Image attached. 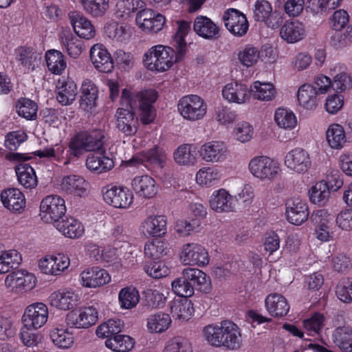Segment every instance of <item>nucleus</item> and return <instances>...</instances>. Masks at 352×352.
Listing matches in <instances>:
<instances>
[{
  "mask_svg": "<svg viewBox=\"0 0 352 352\" xmlns=\"http://www.w3.org/2000/svg\"><path fill=\"white\" fill-rule=\"evenodd\" d=\"M220 177L218 170L211 168L199 170L196 175V181L199 184L210 186Z\"/></svg>",
  "mask_w": 352,
  "mask_h": 352,
  "instance_id": "60",
  "label": "nucleus"
},
{
  "mask_svg": "<svg viewBox=\"0 0 352 352\" xmlns=\"http://www.w3.org/2000/svg\"><path fill=\"white\" fill-rule=\"evenodd\" d=\"M180 258L184 265L204 266L209 263L207 251L197 243H187L183 246Z\"/></svg>",
  "mask_w": 352,
  "mask_h": 352,
  "instance_id": "12",
  "label": "nucleus"
},
{
  "mask_svg": "<svg viewBox=\"0 0 352 352\" xmlns=\"http://www.w3.org/2000/svg\"><path fill=\"white\" fill-rule=\"evenodd\" d=\"M251 173L261 179H273L278 173V166L268 157L259 156L253 158L249 164Z\"/></svg>",
  "mask_w": 352,
  "mask_h": 352,
  "instance_id": "11",
  "label": "nucleus"
},
{
  "mask_svg": "<svg viewBox=\"0 0 352 352\" xmlns=\"http://www.w3.org/2000/svg\"><path fill=\"white\" fill-rule=\"evenodd\" d=\"M84 9L94 16L103 15L109 8L108 0H82Z\"/></svg>",
  "mask_w": 352,
  "mask_h": 352,
  "instance_id": "58",
  "label": "nucleus"
},
{
  "mask_svg": "<svg viewBox=\"0 0 352 352\" xmlns=\"http://www.w3.org/2000/svg\"><path fill=\"white\" fill-rule=\"evenodd\" d=\"M69 19L75 33L81 38L90 39L95 36L96 31L91 24L85 16L76 12L69 14Z\"/></svg>",
  "mask_w": 352,
  "mask_h": 352,
  "instance_id": "25",
  "label": "nucleus"
},
{
  "mask_svg": "<svg viewBox=\"0 0 352 352\" xmlns=\"http://www.w3.org/2000/svg\"><path fill=\"white\" fill-rule=\"evenodd\" d=\"M171 323L168 314L157 313L151 316L147 319V327L151 332L161 333L166 330Z\"/></svg>",
  "mask_w": 352,
  "mask_h": 352,
  "instance_id": "50",
  "label": "nucleus"
},
{
  "mask_svg": "<svg viewBox=\"0 0 352 352\" xmlns=\"http://www.w3.org/2000/svg\"><path fill=\"white\" fill-rule=\"evenodd\" d=\"M329 195L330 191L323 180L316 183V185L311 188L309 199L312 203L321 205L327 202Z\"/></svg>",
  "mask_w": 352,
  "mask_h": 352,
  "instance_id": "57",
  "label": "nucleus"
},
{
  "mask_svg": "<svg viewBox=\"0 0 352 352\" xmlns=\"http://www.w3.org/2000/svg\"><path fill=\"white\" fill-rule=\"evenodd\" d=\"M178 110L186 120L196 121L204 118L206 113L207 104L201 97L188 95L179 100Z\"/></svg>",
  "mask_w": 352,
  "mask_h": 352,
  "instance_id": "4",
  "label": "nucleus"
},
{
  "mask_svg": "<svg viewBox=\"0 0 352 352\" xmlns=\"http://www.w3.org/2000/svg\"><path fill=\"white\" fill-rule=\"evenodd\" d=\"M111 159L104 156L89 155L86 160V166L91 171L101 173L109 170L113 167Z\"/></svg>",
  "mask_w": 352,
  "mask_h": 352,
  "instance_id": "46",
  "label": "nucleus"
},
{
  "mask_svg": "<svg viewBox=\"0 0 352 352\" xmlns=\"http://www.w3.org/2000/svg\"><path fill=\"white\" fill-rule=\"evenodd\" d=\"M183 272L194 291L196 288L206 294L210 292L212 288L210 278L206 273L197 268L190 267L185 268Z\"/></svg>",
  "mask_w": 352,
  "mask_h": 352,
  "instance_id": "21",
  "label": "nucleus"
},
{
  "mask_svg": "<svg viewBox=\"0 0 352 352\" xmlns=\"http://www.w3.org/2000/svg\"><path fill=\"white\" fill-rule=\"evenodd\" d=\"M77 301V295L71 292H54L50 296V304L65 311L73 309Z\"/></svg>",
  "mask_w": 352,
  "mask_h": 352,
  "instance_id": "40",
  "label": "nucleus"
},
{
  "mask_svg": "<svg viewBox=\"0 0 352 352\" xmlns=\"http://www.w3.org/2000/svg\"><path fill=\"white\" fill-rule=\"evenodd\" d=\"M254 19L256 21L264 22L272 29H276L283 22L280 14L272 12L271 4L265 0H258L254 4Z\"/></svg>",
  "mask_w": 352,
  "mask_h": 352,
  "instance_id": "10",
  "label": "nucleus"
},
{
  "mask_svg": "<svg viewBox=\"0 0 352 352\" xmlns=\"http://www.w3.org/2000/svg\"><path fill=\"white\" fill-rule=\"evenodd\" d=\"M171 285L173 292L179 296L187 298L194 294L193 287L190 283L188 282L183 272L180 277L175 279L172 282Z\"/></svg>",
  "mask_w": 352,
  "mask_h": 352,
  "instance_id": "55",
  "label": "nucleus"
},
{
  "mask_svg": "<svg viewBox=\"0 0 352 352\" xmlns=\"http://www.w3.org/2000/svg\"><path fill=\"white\" fill-rule=\"evenodd\" d=\"M175 58L176 49L160 45L151 47L144 54V63L149 70L164 72L177 62Z\"/></svg>",
  "mask_w": 352,
  "mask_h": 352,
  "instance_id": "3",
  "label": "nucleus"
},
{
  "mask_svg": "<svg viewBox=\"0 0 352 352\" xmlns=\"http://www.w3.org/2000/svg\"><path fill=\"white\" fill-rule=\"evenodd\" d=\"M223 333L221 347L229 350H236L240 348L242 343V337L239 328L232 322L223 321Z\"/></svg>",
  "mask_w": 352,
  "mask_h": 352,
  "instance_id": "20",
  "label": "nucleus"
},
{
  "mask_svg": "<svg viewBox=\"0 0 352 352\" xmlns=\"http://www.w3.org/2000/svg\"><path fill=\"white\" fill-rule=\"evenodd\" d=\"M48 318V309L41 302L29 305L22 317V321L27 329H37L43 326Z\"/></svg>",
  "mask_w": 352,
  "mask_h": 352,
  "instance_id": "8",
  "label": "nucleus"
},
{
  "mask_svg": "<svg viewBox=\"0 0 352 352\" xmlns=\"http://www.w3.org/2000/svg\"><path fill=\"white\" fill-rule=\"evenodd\" d=\"M40 211L45 222L55 225L65 214V200L58 195L47 196L41 202Z\"/></svg>",
  "mask_w": 352,
  "mask_h": 352,
  "instance_id": "5",
  "label": "nucleus"
},
{
  "mask_svg": "<svg viewBox=\"0 0 352 352\" xmlns=\"http://www.w3.org/2000/svg\"><path fill=\"white\" fill-rule=\"evenodd\" d=\"M144 6L145 3L142 0H120L117 3L118 10L122 12V16H129Z\"/></svg>",
  "mask_w": 352,
  "mask_h": 352,
  "instance_id": "62",
  "label": "nucleus"
},
{
  "mask_svg": "<svg viewBox=\"0 0 352 352\" xmlns=\"http://www.w3.org/2000/svg\"><path fill=\"white\" fill-rule=\"evenodd\" d=\"M124 323L120 319H111L97 327L96 335L99 338H112L121 332Z\"/></svg>",
  "mask_w": 352,
  "mask_h": 352,
  "instance_id": "48",
  "label": "nucleus"
},
{
  "mask_svg": "<svg viewBox=\"0 0 352 352\" xmlns=\"http://www.w3.org/2000/svg\"><path fill=\"white\" fill-rule=\"evenodd\" d=\"M47 66L52 73L60 75L66 67L64 55L59 51L51 50L46 52Z\"/></svg>",
  "mask_w": 352,
  "mask_h": 352,
  "instance_id": "43",
  "label": "nucleus"
},
{
  "mask_svg": "<svg viewBox=\"0 0 352 352\" xmlns=\"http://www.w3.org/2000/svg\"><path fill=\"white\" fill-rule=\"evenodd\" d=\"M250 94L255 99L269 101L275 97L276 91L272 84L256 81L251 87Z\"/></svg>",
  "mask_w": 352,
  "mask_h": 352,
  "instance_id": "49",
  "label": "nucleus"
},
{
  "mask_svg": "<svg viewBox=\"0 0 352 352\" xmlns=\"http://www.w3.org/2000/svg\"><path fill=\"white\" fill-rule=\"evenodd\" d=\"M228 148L223 142L211 141L203 144L200 155L207 162L217 163L226 159Z\"/></svg>",
  "mask_w": 352,
  "mask_h": 352,
  "instance_id": "16",
  "label": "nucleus"
},
{
  "mask_svg": "<svg viewBox=\"0 0 352 352\" xmlns=\"http://www.w3.org/2000/svg\"><path fill=\"white\" fill-rule=\"evenodd\" d=\"M259 58L258 49L250 44L245 45L238 54V59L240 63L247 67L255 65Z\"/></svg>",
  "mask_w": 352,
  "mask_h": 352,
  "instance_id": "51",
  "label": "nucleus"
},
{
  "mask_svg": "<svg viewBox=\"0 0 352 352\" xmlns=\"http://www.w3.org/2000/svg\"><path fill=\"white\" fill-rule=\"evenodd\" d=\"M223 329V321L219 324H208L203 329L204 338L210 345L221 347Z\"/></svg>",
  "mask_w": 352,
  "mask_h": 352,
  "instance_id": "47",
  "label": "nucleus"
},
{
  "mask_svg": "<svg viewBox=\"0 0 352 352\" xmlns=\"http://www.w3.org/2000/svg\"><path fill=\"white\" fill-rule=\"evenodd\" d=\"M333 340L343 352H352V329L350 327L336 328L333 333Z\"/></svg>",
  "mask_w": 352,
  "mask_h": 352,
  "instance_id": "41",
  "label": "nucleus"
},
{
  "mask_svg": "<svg viewBox=\"0 0 352 352\" xmlns=\"http://www.w3.org/2000/svg\"><path fill=\"white\" fill-rule=\"evenodd\" d=\"M222 95L229 102L242 104L250 98L251 94L245 85L231 82L224 87Z\"/></svg>",
  "mask_w": 352,
  "mask_h": 352,
  "instance_id": "22",
  "label": "nucleus"
},
{
  "mask_svg": "<svg viewBox=\"0 0 352 352\" xmlns=\"http://www.w3.org/2000/svg\"><path fill=\"white\" fill-rule=\"evenodd\" d=\"M286 206V215L289 223L299 226L307 220L309 210L305 201L299 199L289 200Z\"/></svg>",
  "mask_w": 352,
  "mask_h": 352,
  "instance_id": "19",
  "label": "nucleus"
},
{
  "mask_svg": "<svg viewBox=\"0 0 352 352\" xmlns=\"http://www.w3.org/2000/svg\"><path fill=\"white\" fill-rule=\"evenodd\" d=\"M170 312L175 320L187 321L194 313L193 304L188 298L174 300L170 306Z\"/></svg>",
  "mask_w": 352,
  "mask_h": 352,
  "instance_id": "35",
  "label": "nucleus"
},
{
  "mask_svg": "<svg viewBox=\"0 0 352 352\" xmlns=\"http://www.w3.org/2000/svg\"><path fill=\"white\" fill-rule=\"evenodd\" d=\"M133 190L141 197L151 199L157 192L155 180L148 175L136 177L133 179Z\"/></svg>",
  "mask_w": 352,
  "mask_h": 352,
  "instance_id": "29",
  "label": "nucleus"
},
{
  "mask_svg": "<svg viewBox=\"0 0 352 352\" xmlns=\"http://www.w3.org/2000/svg\"><path fill=\"white\" fill-rule=\"evenodd\" d=\"M106 203L117 208H127L133 202V195L126 188L108 185L102 188Z\"/></svg>",
  "mask_w": 352,
  "mask_h": 352,
  "instance_id": "7",
  "label": "nucleus"
},
{
  "mask_svg": "<svg viewBox=\"0 0 352 352\" xmlns=\"http://www.w3.org/2000/svg\"><path fill=\"white\" fill-rule=\"evenodd\" d=\"M31 158V156L19 153H12L11 155L12 160L20 162L15 167L17 179L19 184L27 189L34 188L38 183L34 168L29 164L25 163Z\"/></svg>",
  "mask_w": 352,
  "mask_h": 352,
  "instance_id": "6",
  "label": "nucleus"
},
{
  "mask_svg": "<svg viewBox=\"0 0 352 352\" xmlns=\"http://www.w3.org/2000/svg\"><path fill=\"white\" fill-rule=\"evenodd\" d=\"M54 226L64 236L71 239L80 236L84 232L81 223L72 217L61 219Z\"/></svg>",
  "mask_w": 352,
  "mask_h": 352,
  "instance_id": "31",
  "label": "nucleus"
},
{
  "mask_svg": "<svg viewBox=\"0 0 352 352\" xmlns=\"http://www.w3.org/2000/svg\"><path fill=\"white\" fill-rule=\"evenodd\" d=\"M166 224L165 216H149L142 222L141 228L145 235L160 237L166 232Z\"/></svg>",
  "mask_w": 352,
  "mask_h": 352,
  "instance_id": "23",
  "label": "nucleus"
},
{
  "mask_svg": "<svg viewBox=\"0 0 352 352\" xmlns=\"http://www.w3.org/2000/svg\"><path fill=\"white\" fill-rule=\"evenodd\" d=\"M50 337L54 344L60 349H69L74 344V337L67 329L54 328L50 331Z\"/></svg>",
  "mask_w": 352,
  "mask_h": 352,
  "instance_id": "45",
  "label": "nucleus"
},
{
  "mask_svg": "<svg viewBox=\"0 0 352 352\" xmlns=\"http://www.w3.org/2000/svg\"><path fill=\"white\" fill-rule=\"evenodd\" d=\"M173 159L180 166L193 165L197 160V148L192 144H182L174 151Z\"/></svg>",
  "mask_w": 352,
  "mask_h": 352,
  "instance_id": "37",
  "label": "nucleus"
},
{
  "mask_svg": "<svg viewBox=\"0 0 352 352\" xmlns=\"http://www.w3.org/2000/svg\"><path fill=\"white\" fill-rule=\"evenodd\" d=\"M234 198L224 189H221L213 195L210 200V208L217 212H230L234 209Z\"/></svg>",
  "mask_w": 352,
  "mask_h": 352,
  "instance_id": "36",
  "label": "nucleus"
},
{
  "mask_svg": "<svg viewBox=\"0 0 352 352\" xmlns=\"http://www.w3.org/2000/svg\"><path fill=\"white\" fill-rule=\"evenodd\" d=\"M134 344L132 338L119 333L105 341L106 346L115 352H128L133 348Z\"/></svg>",
  "mask_w": 352,
  "mask_h": 352,
  "instance_id": "42",
  "label": "nucleus"
},
{
  "mask_svg": "<svg viewBox=\"0 0 352 352\" xmlns=\"http://www.w3.org/2000/svg\"><path fill=\"white\" fill-rule=\"evenodd\" d=\"M98 92L97 87L92 81L84 80L81 86L80 107L85 111H89L96 107Z\"/></svg>",
  "mask_w": 352,
  "mask_h": 352,
  "instance_id": "32",
  "label": "nucleus"
},
{
  "mask_svg": "<svg viewBox=\"0 0 352 352\" xmlns=\"http://www.w3.org/2000/svg\"><path fill=\"white\" fill-rule=\"evenodd\" d=\"M195 32L207 39H216L219 36V29L212 20L206 16H197L194 22Z\"/></svg>",
  "mask_w": 352,
  "mask_h": 352,
  "instance_id": "27",
  "label": "nucleus"
},
{
  "mask_svg": "<svg viewBox=\"0 0 352 352\" xmlns=\"http://www.w3.org/2000/svg\"><path fill=\"white\" fill-rule=\"evenodd\" d=\"M166 159L167 155L165 151L162 148L155 146L150 150L143 152L142 157L138 156L133 157L129 161V164L136 165L145 161L162 168Z\"/></svg>",
  "mask_w": 352,
  "mask_h": 352,
  "instance_id": "26",
  "label": "nucleus"
},
{
  "mask_svg": "<svg viewBox=\"0 0 352 352\" xmlns=\"http://www.w3.org/2000/svg\"><path fill=\"white\" fill-rule=\"evenodd\" d=\"M177 31L174 37L175 47L176 48L175 61H180L186 52V43L184 37L190 30V23L185 21H177Z\"/></svg>",
  "mask_w": 352,
  "mask_h": 352,
  "instance_id": "34",
  "label": "nucleus"
},
{
  "mask_svg": "<svg viewBox=\"0 0 352 352\" xmlns=\"http://www.w3.org/2000/svg\"><path fill=\"white\" fill-rule=\"evenodd\" d=\"M274 119L278 126L286 129H293L297 124L295 115L292 111L283 108L276 110Z\"/></svg>",
  "mask_w": 352,
  "mask_h": 352,
  "instance_id": "56",
  "label": "nucleus"
},
{
  "mask_svg": "<svg viewBox=\"0 0 352 352\" xmlns=\"http://www.w3.org/2000/svg\"><path fill=\"white\" fill-rule=\"evenodd\" d=\"M324 317L323 314L315 313L310 318L304 320V327L310 334H318L324 326Z\"/></svg>",
  "mask_w": 352,
  "mask_h": 352,
  "instance_id": "63",
  "label": "nucleus"
},
{
  "mask_svg": "<svg viewBox=\"0 0 352 352\" xmlns=\"http://www.w3.org/2000/svg\"><path fill=\"white\" fill-rule=\"evenodd\" d=\"M285 164L288 168L299 173L306 172L311 166L308 153L300 148L293 149L286 155Z\"/></svg>",
  "mask_w": 352,
  "mask_h": 352,
  "instance_id": "15",
  "label": "nucleus"
},
{
  "mask_svg": "<svg viewBox=\"0 0 352 352\" xmlns=\"http://www.w3.org/2000/svg\"><path fill=\"white\" fill-rule=\"evenodd\" d=\"M164 352H191V346L182 338H174L168 341Z\"/></svg>",
  "mask_w": 352,
  "mask_h": 352,
  "instance_id": "64",
  "label": "nucleus"
},
{
  "mask_svg": "<svg viewBox=\"0 0 352 352\" xmlns=\"http://www.w3.org/2000/svg\"><path fill=\"white\" fill-rule=\"evenodd\" d=\"M336 295L343 302H352V280L349 278L342 279L336 287Z\"/></svg>",
  "mask_w": 352,
  "mask_h": 352,
  "instance_id": "61",
  "label": "nucleus"
},
{
  "mask_svg": "<svg viewBox=\"0 0 352 352\" xmlns=\"http://www.w3.org/2000/svg\"><path fill=\"white\" fill-rule=\"evenodd\" d=\"M226 28L232 34L237 36L245 35L248 30L249 23L244 14L238 10L230 8L223 16Z\"/></svg>",
  "mask_w": 352,
  "mask_h": 352,
  "instance_id": "13",
  "label": "nucleus"
},
{
  "mask_svg": "<svg viewBox=\"0 0 352 352\" xmlns=\"http://www.w3.org/2000/svg\"><path fill=\"white\" fill-rule=\"evenodd\" d=\"M104 138V133L99 129L79 132L70 142L71 153L79 157L84 152L100 150L103 146Z\"/></svg>",
  "mask_w": 352,
  "mask_h": 352,
  "instance_id": "2",
  "label": "nucleus"
},
{
  "mask_svg": "<svg viewBox=\"0 0 352 352\" xmlns=\"http://www.w3.org/2000/svg\"><path fill=\"white\" fill-rule=\"evenodd\" d=\"M327 140L332 148L339 149L343 147L346 141L343 127L338 124H331L327 131Z\"/></svg>",
  "mask_w": 352,
  "mask_h": 352,
  "instance_id": "44",
  "label": "nucleus"
},
{
  "mask_svg": "<svg viewBox=\"0 0 352 352\" xmlns=\"http://www.w3.org/2000/svg\"><path fill=\"white\" fill-rule=\"evenodd\" d=\"M90 60L94 67L100 72H111L113 67V61L106 47L97 43L91 47L89 52Z\"/></svg>",
  "mask_w": 352,
  "mask_h": 352,
  "instance_id": "14",
  "label": "nucleus"
},
{
  "mask_svg": "<svg viewBox=\"0 0 352 352\" xmlns=\"http://www.w3.org/2000/svg\"><path fill=\"white\" fill-rule=\"evenodd\" d=\"M265 306L270 314L277 318L285 316L289 309L285 298L278 294L268 295L265 299Z\"/></svg>",
  "mask_w": 352,
  "mask_h": 352,
  "instance_id": "30",
  "label": "nucleus"
},
{
  "mask_svg": "<svg viewBox=\"0 0 352 352\" xmlns=\"http://www.w3.org/2000/svg\"><path fill=\"white\" fill-rule=\"evenodd\" d=\"M157 94L155 90L148 89L138 92H131L124 89L122 91V107L116 114V128L125 135L131 136L137 132L138 118H135L133 109L139 108L141 121L146 124L153 121L155 113L152 104L155 102Z\"/></svg>",
  "mask_w": 352,
  "mask_h": 352,
  "instance_id": "1",
  "label": "nucleus"
},
{
  "mask_svg": "<svg viewBox=\"0 0 352 352\" xmlns=\"http://www.w3.org/2000/svg\"><path fill=\"white\" fill-rule=\"evenodd\" d=\"M280 35L287 43H294L302 40L305 36L304 25L297 21H287L281 27Z\"/></svg>",
  "mask_w": 352,
  "mask_h": 352,
  "instance_id": "24",
  "label": "nucleus"
},
{
  "mask_svg": "<svg viewBox=\"0 0 352 352\" xmlns=\"http://www.w3.org/2000/svg\"><path fill=\"white\" fill-rule=\"evenodd\" d=\"M16 107L21 117L30 120L36 118L38 107L34 101L28 98H21L18 100Z\"/></svg>",
  "mask_w": 352,
  "mask_h": 352,
  "instance_id": "52",
  "label": "nucleus"
},
{
  "mask_svg": "<svg viewBox=\"0 0 352 352\" xmlns=\"http://www.w3.org/2000/svg\"><path fill=\"white\" fill-rule=\"evenodd\" d=\"M82 285L87 287L96 288L108 283L111 277L104 269L99 267L87 268L80 274Z\"/></svg>",
  "mask_w": 352,
  "mask_h": 352,
  "instance_id": "18",
  "label": "nucleus"
},
{
  "mask_svg": "<svg viewBox=\"0 0 352 352\" xmlns=\"http://www.w3.org/2000/svg\"><path fill=\"white\" fill-rule=\"evenodd\" d=\"M168 252L167 245L160 240L149 242L144 247L145 255L153 261L160 259Z\"/></svg>",
  "mask_w": 352,
  "mask_h": 352,
  "instance_id": "54",
  "label": "nucleus"
},
{
  "mask_svg": "<svg viewBox=\"0 0 352 352\" xmlns=\"http://www.w3.org/2000/svg\"><path fill=\"white\" fill-rule=\"evenodd\" d=\"M62 43L71 57L76 58L81 54L82 41L74 37L72 34H68L63 37Z\"/></svg>",
  "mask_w": 352,
  "mask_h": 352,
  "instance_id": "59",
  "label": "nucleus"
},
{
  "mask_svg": "<svg viewBox=\"0 0 352 352\" xmlns=\"http://www.w3.org/2000/svg\"><path fill=\"white\" fill-rule=\"evenodd\" d=\"M34 282L32 274L19 270L8 274L5 279L6 286L15 292L31 289Z\"/></svg>",
  "mask_w": 352,
  "mask_h": 352,
  "instance_id": "17",
  "label": "nucleus"
},
{
  "mask_svg": "<svg viewBox=\"0 0 352 352\" xmlns=\"http://www.w3.org/2000/svg\"><path fill=\"white\" fill-rule=\"evenodd\" d=\"M139 292L135 288L125 287L119 292V301L122 308H133L139 302Z\"/></svg>",
  "mask_w": 352,
  "mask_h": 352,
  "instance_id": "53",
  "label": "nucleus"
},
{
  "mask_svg": "<svg viewBox=\"0 0 352 352\" xmlns=\"http://www.w3.org/2000/svg\"><path fill=\"white\" fill-rule=\"evenodd\" d=\"M3 206L9 210L20 212L25 205L23 193L17 188H10L3 190L1 194Z\"/></svg>",
  "mask_w": 352,
  "mask_h": 352,
  "instance_id": "28",
  "label": "nucleus"
},
{
  "mask_svg": "<svg viewBox=\"0 0 352 352\" xmlns=\"http://www.w3.org/2000/svg\"><path fill=\"white\" fill-rule=\"evenodd\" d=\"M87 185L82 177L78 175H70L63 177L60 188L67 193L81 197L86 191Z\"/></svg>",
  "mask_w": 352,
  "mask_h": 352,
  "instance_id": "38",
  "label": "nucleus"
},
{
  "mask_svg": "<svg viewBox=\"0 0 352 352\" xmlns=\"http://www.w3.org/2000/svg\"><path fill=\"white\" fill-rule=\"evenodd\" d=\"M77 94V86L74 81H58L56 86V99L61 104H72L75 100Z\"/></svg>",
  "mask_w": 352,
  "mask_h": 352,
  "instance_id": "33",
  "label": "nucleus"
},
{
  "mask_svg": "<svg viewBox=\"0 0 352 352\" xmlns=\"http://www.w3.org/2000/svg\"><path fill=\"white\" fill-rule=\"evenodd\" d=\"M98 320V311L93 307L69 312L65 318L66 324L77 329H87L94 325Z\"/></svg>",
  "mask_w": 352,
  "mask_h": 352,
  "instance_id": "9",
  "label": "nucleus"
},
{
  "mask_svg": "<svg viewBox=\"0 0 352 352\" xmlns=\"http://www.w3.org/2000/svg\"><path fill=\"white\" fill-rule=\"evenodd\" d=\"M316 87L309 84L302 85L298 91L299 104L307 109H313L318 104Z\"/></svg>",
  "mask_w": 352,
  "mask_h": 352,
  "instance_id": "39",
  "label": "nucleus"
}]
</instances>
